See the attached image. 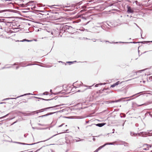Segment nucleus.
Wrapping results in <instances>:
<instances>
[{"mask_svg":"<svg viewBox=\"0 0 152 152\" xmlns=\"http://www.w3.org/2000/svg\"><path fill=\"white\" fill-rule=\"evenodd\" d=\"M33 95V94H31V93H27V94H24L23 95H21L20 96H18L17 98H10V100H15V99H16L17 98H18L19 97H21V96H26V95ZM10 102H11V101L10 100Z\"/></svg>","mask_w":152,"mask_h":152,"instance_id":"11","label":"nucleus"},{"mask_svg":"<svg viewBox=\"0 0 152 152\" xmlns=\"http://www.w3.org/2000/svg\"><path fill=\"white\" fill-rule=\"evenodd\" d=\"M127 12L128 13H134L135 12V9L132 8L131 7L128 6H127Z\"/></svg>","mask_w":152,"mask_h":152,"instance_id":"3","label":"nucleus"},{"mask_svg":"<svg viewBox=\"0 0 152 152\" xmlns=\"http://www.w3.org/2000/svg\"><path fill=\"white\" fill-rule=\"evenodd\" d=\"M50 92L52 93V94H53L54 95H56V94H60V93H61V91H60V92H58V93H52V90L51 89L50 90Z\"/></svg>","mask_w":152,"mask_h":152,"instance_id":"20","label":"nucleus"},{"mask_svg":"<svg viewBox=\"0 0 152 152\" xmlns=\"http://www.w3.org/2000/svg\"><path fill=\"white\" fill-rule=\"evenodd\" d=\"M16 123V122H14L11 125H12V124H14V123Z\"/></svg>","mask_w":152,"mask_h":152,"instance_id":"61","label":"nucleus"},{"mask_svg":"<svg viewBox=\"0 0 152 152\" xmlns=\"http://www.w3.org/2000/svg\"><path fill=\"white\" fill-rule=\"evenodd\" d=\"M10 99L9 98H7V99H4L3 100V101H4V100H6V99Z\"/></svg>","mask_w":152,"mask_h":152,"instance_id":"48","label":"nucleus"},{"mask_svg":"<svg viewBox=\"0 0 152 152\" xmlns=\"http://www.w3.org/2000/svg\"><path fill=\"white\" fill-rule=\"evenodd\" d=\"M117 86V85L116 84V83H114L113 85H111V87H112V88H113V87H115V86Z\"/></svg>","mask_w":152,"mask_h":152,"instance_id":"27","label":"nucleus"},{"mask_svg":"<svg viewBox=\"0 0 152 152\" xmlns=\"http://www.w3.org/2000/svg\"><path fill=\"white\" fill-rule=\"evenodd\" d=\"M124 82V81H122V82H120L119 81H118L115 83L117 85H118L119 84H121L122 83H123Z\"/></svg>","mask_w":152,"mask_h":152,"instance_id":"26","label":"nucleus"},{"mask_svg":"<svg viewBox=\"0 0 152 152\" xmlns=\"http://www.w3.org/2000/svg\"><path fill=\"white\" fill-rule=\"evenodd\" d=\"M63 124H62V125H60V126H59V127H61L62 126H63Z\"/></svg>","mask_w":152,"mask_h":152,"instance_id":"56","label":"nucleus"},{"mask_svg":"<svg viewBox=\"0 0 152 152\" xmlns=\"http://www.w3.org/2000/svg\"><path fill=\"white\" fill-rule=\"evenodd\" d=\"M145 81H143V83H145Z\"/></svg>","mask_w":152,"mask_h":152,"instance_id":"63","label":"nucleus"},{"mask_svg":"<svg viewBox=\"0 0 152 152\" xmlns=\"http://www.w3.org/2000/svg\"><path fill=\"white\" fill-rule=\"evenodd\" d=\"M105 124V123H98V124H94V125H95L96 126H99V127H102L103 126H104V125Z\"/></svg>","mask_w":152,"mask_h":152,"instance_id":"13","label":"nucleus"},{"mask_svg":"<svg viewBox=\"0 0 152 152\" xmlns=\"http://www.w3.org/2000/svg\"><path fill=\"white\" fill-rule=\"evenodd\" d=\"M41 148H40V149H38V150H37L36 151V152H37V151H39V150H40Z\"/></svg>","mask_w":152,"mask_h":152,"instance_id":"55","label":"nucleus"},{"mask_svg":"<svg viewBox=\"0 0 152 152\" xmlns=\"http://www.w3.org/2000/svg\"><path fill=\"white\" fill-rule=\"evenodd\" d=\"M95 140H96V139H95V138H93V140L94 141H95Z\"/></svg>","mask_w":152,"mask_h":152,"instance_id":"50","label":"nucleus"},{"mask_svg":"<svg viewBox=\"0 0 152 152\" xmlns=\"http://www.w3.org/2000/svg\"><path fill=\"white\" fill-rule=\"evenodd\" d=\"M102 85H104L106 84V83H102Z\"/></svg>","mask_w":152,"mask_h":152,"instance_id":"59","label":"nucleus"},{"mask_svg":"<svg viewBox=\"0 0 152 152\" xmlns=\"http://www.w3.org/2000/svg\"><path fill=\"white\" fill-rule=\"evenodd\" d=\"M113 132H112V133H114V131H115V129H113Z\"/></svg>","mask_w":152,"mask_h":152,"instance_id":"57","label":"nucleus"},{"mask_svg":"<svg viewBox=\"0 0 152 152\" xmlns=\"http://www.w3.org/2000/svg\"><path fill=\"white\" fill-rule=\"evenodd\" d=\"M63 110H61V111H62ZM61 111H57V112H52V113H48L47 114H45V115H42V116H39V117H45V116H47L49 115H51L53 114H54L55 113H57V112H61Z\"/></svg>","mask_w":152,"mask_h":152,"instance_id":"9","label":"nucleus"},{"mask_svg":"<svg viewBox=\"0 0 152 152\" xmlns=\"http://www.w3.org/2000/svg\"><path fill=\"white\" fill-rule=\"evenodd\" d=\"M10 9H12V8H14V5L11 2H10Z\"/></svg>","mask_w":152,"mask_h":152,"instance_id":"22","label":"nucleus"},{"mask_svg":"<svg viewBox=\"0 0 152 152\" xmlns=\"http://www.w3.org/2000/svg\"><path fill=\"white\" fill-rule=\"evenodd\" d=\"M48 92H45L43 93V95H48Z\"/></svg>","mask_w":152,"mask_h":152,"instance_id":"31","label":"nucleus"},{"mask_svg":"<svg viewBox=\"0 0 152 152\" xmlns=\"http://www.w3.org/2000/svg\"><path fill=\"white\" fill-rule=\"evenodd\" d=\"M64 31H63L62 30V28L61 29V31H60V32H62V33H64L63 32H64Z\"/></svg>","mask_w":152,"mask_h":152,"instance_id":"47","label":"nucleus"},{"mask_svg":"<svg viewBox=\"0 0 152 152\" xmlns=\"http://www.w3.org/2000/svg\"><path fill=\"white\" fill-rule=\"evenodd\" d=\"M98 27L99 28H102V26H99Z\"/></svg>","mask_w":152,"mask_h":152,"instance_id":"53","label":"nucleus"},{"mask_svg":"<svg viewBox=\"0 0 152 152\" xmlns=\"http://www.w3.org/2000/svg\"><path fill=\"white\" fill-rule=\"evenodd\" d=\"M77 139H78V140L77 139V140H76V141H77V142H78V141H81V140H81V139H80V138H77Z\"/></svg>","mask_w":152,"mask_h":152,"instance_id":"32","label":"nucleus"},{"mask_svg":"<svg viewBox=\"0 0 152 152\" xmlns=\"http://www.w3.org/2000/svg\"><path fill=\"white\" fill-rule=\"evenodd\" d=\"M64 104H59V105H56V106H53V107H49L44 108L42 109V110L43 111H44L46 110L47 109H50V108H55L56 107H59V106H61V105H64Z\"/></svg>","mask_w":152,"mask_h":152,"instance_id":"5","label":"nucleus"},{"mask_svg":"<svg viewBox=\"0 0 152 152\" xmlns=\"http://www.w3.org/2000/svg\"><path fill=\"white\" fill-rule=\"evenodd\" d=\"M3 136L4 137V138L6 139H9V137L7 136L6 134H4Z\"/></svg>","mask_w":152,"mask_h":152,"instance_id":"24","label":"nucleus"},{"mask_svg":"<svg viewBox=\"0 0 152 152\" xmlns=\"http://www.w3.org/2000/svg\"><path fill=\"white\" fill-rule=\"evenodd\" d=\"M142 69V70H141L140 71V72H141L142 71H144V70H145L146 69Z\"/></svg>","mask_w":152,"mask_h":152,"instance_id":"44","label":"nucleus"},{"mask_svg":"<svg viewBox=\"0 0 152 152\" xmlns=\"http://www.w3.org/2000/svg\"><path fill=\"white\" fill-rule=\"evenodd\" d=\"M42 142V141L38 142H37L36 143H32V144H26V143H22V142H14L15 143H18V144H22V145H34L35 144L39 143V142Z\"/></svg>","mask_w":152,"mask_h":152,"instance_id":"7","label":"nucleus"},{"mask_svg":"<svg viewBox=\"0 0 152 152\" xmlns=\"http://www.w3.org/2000/svg\"><path fill=\"white\" fill-rule=\"evenodd\" d=\"M141 37H142V31L141 29Z\"/></svg>","mask_w":152,"mask_h":152,"instance_id":"45","label":"nucleus"},{"mask_svg":"<svg viewBox=\"0 0 152 152\" xmlns=\"http://www.w3.org/2000/svg\"><path fill=\"white\" fill-rule=\"evenodd\" d=\"M36 65V64H28V65H27L26 66H31L32 65Z\"/></svg>","mask_w":152,"mask_h":152,"instance_id":"38","label":"nucleus"},{"mask_svg":"<svg viewBox=\"0 0 152 152\" xmlns=\"http://www.w3.org/2000/svg\"><path fill=\"white\" fill-rule=\"evenodd\" d=\"M134 24H135V25H136L137 26V27H138L139 28V27L138 26V25H137L136 23H134Z\"/></svg>","mask_w":152,"mask_h":152,"instance_id":"58","label":"nucleus"},{"mask_svg":"<svg viewBox=\"0 0 152 152\" xmlns=\"http://www.w3.org/2000/svg\"><path fill=\"white\" fill-rule=\"evenodd\" d=\"M87 89V88H85V89H84V91H81L80 90H78V91H77V92H83L84 91L86 90Z\"/></svg>","mask_w":152,"mask_h":152,"instance_id":"36","label":"nucleus"},{"mask_svg":"<svg viewBox=\"0 0 152 152\" xmlns=\"http://www.w3.org/2000/svg\"><path fill=\"white\" fill-rule=\"evenodd\" d=\"M142 147H143V150H149L150 148H151V145L149 144H143Z\"/></svg>","mask_w":152,"mask_h":152,"instance_id":"4","label":"nucleus"},{"mask_svg":"<svg viewBox=\"0 0 152 152\" xmlns=\"http://www.w3.org/2000/svg\"><path fill=\"white\" fill-rule=\"evenodd\" d=\"M89 21L85 25H86L87 24L89 23Z\"/></svg>","mask_w":152,"mask_h":152,"instance_id":"54","label":"nucleus"},{"mask_svg":"<svg viewBox=\"0 0 152 152\" xmlns=\"http://www.w3.org/2000/svg\"><path fill=\"white\" fill-rule=\"evenodd\" d=\"M5 103V102H1L0 103V104H3V103Z\"/></svg>","mask_w":152,"mask_h":152,"instance_id":"62","label":"nucleus"},{"mask_svg":"<svg viewBox=\"0 0 152 152\" xmlns=\"http://www.w3.org/2000/svg\"><path fill=\"white\" fill-rule=\"evenodd\" d=\"M119 42V43H134V44H135V43H141L144 44L143 43V42Z\"/></svg>","mask_w":152,"mask_h":152,"instance_id":"12","label":"nucleus"},{"mask_svg":"<svg viewBox=\"0 0 152 152\" xmlns=\"http://www.w3.org/2000/svg\"><path fill=\"white\" fill-rule=\"evenodd\" d=\"M10 11V10H0V13H2L3 12H4L5 11Z\"/></svg>","mask_w":152,"mask_h":152,"instance_id":"28","label":"nucleus"},{"mask_svg":"<svg viewBox=\"0 0 152 152\" xmlns=\"http://www.w3.org/2000/svg\"><path fill=\"white\" fill-rule=\"evenodd\" d=\"M54 99V98H52V99H43V98H39V99H42V100H45V101L51 100L53 99Z\"/></svg>","mask_w":152,"mask_h":152,"instance_id":"18","label":"nucleus"},{"mask_svg":"<svg viewBox=\"0 0 152 152\" xmlns=\"http://www.w3.org/2000/svg\"><path fill=\"white\" fill-rule=\"evenodd\" d=\"M103 148V145H102L99 147L97 149H96L95 151H94V152H98V151L101 149L102 148Z\"/></svg>","mask_w":152,"mask_h":152,"instance_id":"15","label":"nucleus"},{"mask_svg":"<svg viewBox=\"0 0 152 152\" xmlns=\"http://www.w3.org/2000/svg\"><path fill=\"white\" fill-rule=\"evenodd\" d=\"M33 97L34 98L38 99H39V97H35V96H33Z\"/></svg>","mask_w":152,"mask_h":152,"instance_id":"49","label":"nucleus"},{"mask_svg":"<svg viewBox=\"0 0 152 152\" xmlns=\"http://www.w3.org/2000/svg\"><path fill=\"white\" fill-rule=\"evenodd\" d=\"M35 11L37 12H43V11L41 10H36Z\"/></svg>","mask_w":152,"mask_h":152,"instance_id":"37","label":"nucleus"},{"mask_svg":"<svg viewBox=\"0 0 152 152\" xmlns=\"http://www.w3.org/2000/svg\"><path fill=\"white\" fill-rule=\"evenodd\" d=\"M102 85V83H99L97 84H96L95 86V87H97L99 85Z\"/></svg>","mask_w":152,"mask_h":152,"instance_id":"30","label":"nucleus"},{"mask_svg":"<svg viewBox=\"0 0 152 152\" xmlns=\"http://www.w3.org/2000/svg\"><path fill=\"white\" fill-rule=\"evenodd\" d=\"M37 111L35 112L34 113H39L41 112H43L42 110V109L41 110H37Z\"/></svg>","mask_w":152,"mask_h":152,"instance_id":"25","label":"nucleus"},{"mask_svg":"<svg viewBox=\"0 0 152 152\" xmlns=\"http://www.w3.org/2000/svg\"><path fill=\"white\" fill-rule=\"evenodd\" d=\"M148 114H149V115L151 117H152V115L151 114H150V112H147V113H146L145 114V116H147L148 115Z\"/></svg>","mask_w":152,"mask_h":152,"instance_id":"21","label":"nucleus"},{"mask_svg":"<svg viewBox=\"0 0 152 152\" xmlns=\"http://www.w3.org/2000/svg\"><path fill=\"white\" fill-rule=\"evenodd\" d=\"M58 134H55L54 135H53V136H52L51 137H50V138H48V139H47V140H44L43 141L44 142L45 141H47V140H49L51 138H52L53 137L56 136V135H57Z\"/></svg>","mask_w":152,"mask_h":152,"instance_id":"29","label":"nucleus"},{"mask_svg":"<svg viewBox=\"0 0 152 152\" xmlns=\"http://www.w3.org/2000/svg\"><path fill=\"white\" fill-rule=\"evenodd\" d=\"M73 62H74H74H77V61H73Z\"/></svg>","mask_w":152,"mask_h":152,"instance_id":"64","label":"nucleus"},{"mask_svg":"<svg viewBox=\"0 0 152 152\" xmlns=\"http://www.w3.org/2000/svg\"><path fill=\"white\" fill-rule=\"evenodd\" d=\"M34 2L33 1H29V2H28V3H26L25 4H23L22 5V6L23 7H26L27 6V5H28V4L30 3H33Z\"/></svg>","mask_w":152,"mask_h":152,"instance_id":"17","label":"nucleus"},{"mask_svg":"<svg viewBox=\"0 0 152 152\" xmlns=\"http://www.w3.org/2000/svg\"><path fill=\"white\" fill-rule=\"evenodd\" d=\"M144 104H140V105H138L137 104H136V105L137 107H140V106H141L143 105Z\"/></svg>","mask_w":152,"mask_h":152,"instance_id":"35","label":"nucleus"},{"mask_svg":"<svg viewBox=\"0 0 152 152\" xmlns=\"http://www.w3.org/2000/svg\"><path fill=\"white\" fill-rule=\"evenodd\" d=\"M61 107L58 108H54V109H53V110H56V109H61Z\"/></svg>","mask_w":152,"mask_h":152,"instance_id":"43","label":"nucleus"},{"mask_svg":"<svg viewBox=\"0 0 152 152\" xmlns=\"http://www.w3.org/2000/svg\"><path fill=\"white\" fill-rule=\"evenodd\" d=\"M149 79L151 80H152V76H151L149 77Z\"/></svg>","mask_w":152,"mask_h":152,"instance_id":"46","label":"nucleus"},{"mask_svg":"<svg viewBox=\"0 0 152 152\" xmlns=\"http://www.w3.org/2000/svg\"><path fill=\"white\" fill-rule=\"evenodd\" d=\"M130 134L132 136H142V137H145L146 135V133L145 132H142L137 134L134 132H131Z\"/></svg>","mask_w":152,"mask_h":152,"instance_id":"1","label":"nucleus"},{"mask_svg":"<svg viewBox=\"0 0 152 152\" xmlns=\"http://www.w3.org/2000/svg\"><path fill=\"white\" fill-rule=\"evenodd\" d=\"M114 5V4H109L108 7H111L113 6Z\"/></svg>","mask_w":152,"mask_h":152,"instance_id":"33","label":"nucleus"},{"mask_svg":"<svg viewBox=\"0 0 152 152\" xmlns=\"http://www.w3.org/2000/svg\"><path fill=\"white\" fill-rule=\"evenodd\" d=\"M9 66H7V67L4 66V67H2V69H4V68H9Z\"/></svg>","mask_w":152,"mask_h":152,"instance_id":"39","label":"nucleus"},{"mask_svg":"<svg viewBox=\"0 0 152 152\" xmlns=\"http://www.w3.org/2000/svg\"><path fill=\"white\" fill-rule=\"evenodd\" d=\"M66 118H70L69 117H65Z\"/></svg>","mask_w":152,"mask_h":152,"instance_id":"60","label":"nucleus"},{"mask_svg":"<svg viewBox=\"0 0 152 152\" xmlns=\"http://www.w3.org/2000/svg\"><path fill=\"white\" fill-rule=\"evenodd\" d=\"M73 29V28L72 27L67 25H64L62 28V30L64 31L63 32H64L66 31L67 30H69V31H70Z\"/></svg>","mask_w":152,"mask_h":152,"instance_id":"2","label":"nucleus"},{"mask_svg":"<svg viewBox=\"0 0 152 152\" xmlns=\"http://www.w3.org/2000/svg\"><path fill=\"white\" fill-rule=\"evenodd\" d=\"M113 145V143L112 142H110V143H106L105 144H104V145H102L103 146V147H104L105 146H106L107 145Z\"/></svg>","mask_w":152,"mask_h":152,"instance_id":"19","label":"nucleus"},{"mask_svg":"<svg viewBox=\"0 0 152 152\" xmlns=\"http://www.w3.org/2000/svg\"><path fill=\"white\" fill-rule=\"evenodd\" d=\"M67 63H69L70 64H73V63H74V62L73 61H68L66 62Z\"/></svg>","mask_w":152,"mask_h":152,"instance_id":"34","label":"nucleus"},{"mask_svg":"<svg viewBox=\"0 0 152 152\" xmlns=\"http://www.w3.org/2000/svg\"><path fill=\"white\" fill-rule=\"evenodd\" d=\"M18 29V28L16 27L13 28H10V34L12 33H14L15 32H17L18 31L17 30Z\"/></svg>","mask_w":152,"mask_h":152,"instance_id":"8","label":"nucleus"},{"mask_svg":"<svg viewBox=\"0 0 152 152\" xmlns=\"http://www.w3.org/2000/svg\"><path fill=\"white\" fill-rule=\"evenodd\" d=\"M38 125H39V126H44V125H43V124H39H39H38Z\"/></svg>","mask_w":152,"mask_h":152,"instance_id":"41","label":"nucleus"},{"mask_svg":"<svg viewBox=\"0 0 152 152\" xmlns=\"http://www.w3.org/2000/svg\"><path fill=\"white\" fill-rule=\"evenodd\" d=\"M145 42H147V43H148L150 42H152V41H146V42H145Z\"/></svg>","mask_w":152,"mask_h":152,"instance_id":"42","label":"nucleus"},{"mask_svg":"<svg viewBox=\"0 0 152 152\" xmlns=\"http://www.w3.org/2000/svg\"><path fill=\"white\" fill-rule=\"evenodd\" d=\"M115 102V101H111L110 102V103H113Z\"/></svg>","mask_w":152,"mask_h":152,"instance_id":"40","label":"nucleus"},{"mask_svg":"<svg viewBox=\"0 0 152 152\" xmlns=\"http://www.w3.org/2000/svg\"><path fill=\"white\" fill-rule=\"evenodd\" d=\"M129 98V97H125V98H122L119 99L118 100H116L115 101V102H119L120 101H121L122 99H126V98Z\"/></svg>","mask_w":152,"mask_h":152,"instance_id":"14","label":"nucleus"},{"mask_svg":"<svg viewBox=\"0 0 152 152\" xmlns=\"http://www.w3.org/2000/svg\"><path fill=\"white\" fill-rule=\"evenodd\" d=\"M92 40H93L94 42H95L96 39H92Z\"/></svg>","mask_w":152,"mask_h":152,"instance_id":"51","label":"nucleus"},{"mask_svg":"<svg viewBox=\"0 0 152 152\" xmlns=\"http://www.w3.org/2000/svg\"><path fill=\"white\" fill-rule=\"evenodd\" d=\"M10 12H13L15 13H16L18 12V11L17 10H14L12 9H10Z\"/></svg>","mask_w":152,"mask_h":152,"instance_id":"23","label":"nucleus"},{"mask_svg":"<svg viewBox=\"0 0 152 152\" xmlns=\"http://www.w3.org/2000/svg\"><path fill=\"white\" fill-rule=\"evenodd\" d=\"M32 41V40H29L27 39H23L22 40L20 41V42H25V41H27V42H31ZM17 41L19 42V41H18V40L16 41V42H17Z\"/></svg>","mask_w":152,"mask_h":152,"instance_id":"16","label":"nucleus"},{"mask_svg":"<svg viewBox=\"0 0 152 152\" xmlns=\"http://www.w3.org/2000/svg\"><path fill=\"white\" fill-rule=\"evenodd\" d=\"M13 18V17H10V28H13L12 26H15V25L16 24L15 22H11V21H13L12 19V18Z\"/></svg>","mask_w":152,"mask_h":152,"instance_id":"6","label":"nucleus"},{"mask_svg":"<svg viewBox=\"0 0 152 152\" xmlns=\"http://www.w3.org/2000/svg\"><path fill=\"white\" fill-rule=\"evenodd\" d=\"M19 68V66H16V69H18Z\"/></svg>","mask_w":152,"mask_h":152,"instance_id":"52","label":"nucleus"},{"mask_svg":"<svg viewBox=\"0 0 152 152\" xmlns=\"http://www.w3.org/2000/svg\"><path fill=\"white\" fill-rule=\"evenodd\" d=\"M37 111H34L30 113H22L23 114V115L24 116H29L32 115H33L34 114V113L35 112H36Z\"/></svg>","mask_w":152,"mask_h":152,"instance_id":"10","label":"nucleus"}]
</instances>
